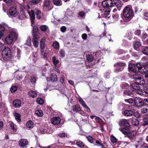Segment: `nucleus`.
<instances>
[{
	"mask_svg": "<svg viewBox=\"0 0 148 148\" xmlns=\"http://www.w3.org/2000/svg\"><path fill=\"white\" fill-rule=\"evenodd\" d=\"M130 70L134 73H136L138 71L136 64H130L129 65Z\"/></svg>",
	"mask_w": 148,
	"mask_h": 148,
	"instance_id": "nucleus-13",
	"label": "nucleus"
},
{
	"mask_svg": "<svg viewBox=\"0 0 148 148\" xmlns=\"http://www.w3.org/2000/svg\"><path fill=\"white\" fill-rule=\"evenodd\" d=\"M136 66L138 68V71L144 75L148 73V71L145 68V64H143L140 63H138L136 64Z\"/></svg>",
	"mask_w": 148,
	"mask_h": 148,
	"instance_id": "nucleus-4",
	"label": "nucleus"
},
{
	"mask_svg": "<svg viewBox=\"0 0 148 148\" xmlns=\"http://www.w3.org/2000/svg\"><path fill=\"white\" fill-rule=\"evenodd\" d=\"M87 138L88 141L91 143H92L93 142V140L92 137L91 136H88Z\"/></svg>",
	"mask_w": 148,
	"mask_h": 148,
	"instance_id": "nucleus-52",
	"label": "nucleus"
},
{
	"mask_svg": "<svg viewBox=\"0 0 148 148\" xmlns=\"http://www.w3.org/2000/svg\"><path fill=\"white\" fill-rule=\"evenodd\" d=\"M61 119L59 117H54L51 119V122L55 125H57L59 124L61 122Z\"/></svg>",
	"mask_w": 148,
	"mask_h": 148,
	"instance_id": "nucleus-11",
	"label": "nucleus"
},
{
	"mask_svg": "<svg viewBox=\"0 0 148 148\" xmlns=\"http://www.w3.org/2000/svg\"><path fill=\"white\" fill-rule=\"evenodd\" d=\"M46 40V38L44 37L41 39L40 41V52L41 54L44 52V49L45 48V45Z\"/></svg>",
	"mask_w": 148,
	"mask_h": 148,
	"instance_id": "nucleus-10",
	"label": "nucleus"
},
{
	"mask_svg": "<svg viewBox=\"0 0 148 148\" xmlns=\"http://www.w3.org/2000/svg\"><path fill=\"white\" fill-rule=\"evenodd\" d=\"M66 28L65 26H62L60 28V30L62 32H64L66 30Z\"/></svg>",
	"mask_w": 148,
	"mask_h": 148,
	"instance_id": "nucleus-64",
	"label": "nucleus"
},
{
	"mask_svg": "<svg viewBox=\"0 0 148 148\" xmlns=\"http://www.w3.org/2000/svg\"><path fill=\"white\" fill-rule=\"evenodd\" d=\"M32 41L34 46L35 47H37L39 44L38 39H33Z\"/></svg>",
	"mask_w": 148,
	"mask_h": 148,
	"instance_id": "nucleus-34",
	"label": "nucleus"
},
{
	"mask_svg": "<svg viewBox=\"0 0 148 148\" xmlns=\"http://www.w3.org/2000/svg\"><path fill=\"white\" fill-rule=\"evenodd\" d=\"M59 53L60 54L61 57H62L64 56L65 51L63 50L62 49H60L59 51Z\"/></svg>",
	"mask_w": 148,
	"mask_h": 148,
	"instance_id": "nucleus-53",
	"label": "nucleus"
},
{
	"mask_svg": "<svg viewBox=\"0 0 148 148\" xmlns=\"http://www.w3.org/2000/svg\"><path fill=\"white\" fill-rule=\"evenodd\" d=\"M141 45V44L140 42L137 41H136L134 44V48L135 49L138 51Z\"/></svg>",
	"mask_w": 148,
	"mask_h": 148,
	"instance_id": "nucleus-24",
	"label": "nucleus"
},
{
	"mask_svg": "<svg viewBox=\"0 0 148 148\" xmlns=\"http://www.w3.org/2000/svg\"><path fill=\"white\" fill-rule=\"evenodd\" d=\"M110 139L111 142L113 143H116L117 142V139L113 136H111Z\"/></svg>",
	"mask_w": 148,
	"mask_h": 148,
	"instance_id": "nucleus-50",
	"label": "nucleus"
},
{
	"mask_svg": "<svg viewBox=\"0 0 148 148\" xmlns=\"http://www.w3.org/2000/svg\"><path fill=\"white\" fill-rule=\"evenodd\" d=\"M28 143V141L26 139H22L19 142V145L21 147H24Z\"/></svg>",
	"mask_w": 148,
	"mask_h": 148,
	"instance_id": "nucleus-17",
	"label": "nucleus"
},
{
	"mask_svg": "<svg viewBox=\"0 0 148 148\" xmlns=\"http://www.w3.org/2000/svg\"><path fill=\"white\" fill-rule=\"evenodd\" d=\"M136 131L135 130H132L129 131L127 134V137L129 138H133L136 134Z\"/></svg>",
	"mask_w": 148,
	"mask_h": 148,
	"instance_id": "nucleus-15",
	"label": "nucleus"
},
{
	"mask_svg": "<svg viewBox=\"0 0 148 148\" xmlns=\"http://www.w3.org/2000/svg\"><path fill=\"white\" fill-rule=\"evenodd\" d=\"M49 79L51 81L53 82L56 81L57 80L58 78L56 74L53 73L51 74Z\"/></svg>",
	"mask_w": 148,
	"mask_h": 148,
	"instance_id": "nucleus-23",
	"label": "nucleus"
},
{
	"mask_svg": "<svg viewBox=\"0 0 148 148\" xmlns=\"http://www.w3.org/2000/svg\"><path fill=\"white\" fill-rule=\"evenodd\" d=\"M14 116L16 120L18 122H20L21 120V115L20 114L15 113L14 114Z\"/></svg>",
	"mask_w": 148,
	"mask_h": 148,
	"instance_id": "nucleus-36",
	"label": "nucleus"
},
{
	"mask_svg": "<svg viewBox=\"0 0 148 148\" xmlns=\"http://www.w3.org/2000/svg\"><path fill=\"white\" fill-rule=\"evenodd\" d=\"M31 2L32 3L34 4H36L38 3H39L40 2V0H32L31 1Z\"/></svg>",
	"mask_w": 148,
	"mask_h": 148,
	"instance_id": "nucleus-61",
	"label": "nucleus"
},
{
	"mask_svg": "<svg viewBox=\"0 0 148 148\" xmlns=\"http://www.w3.org/2000/svg\"><path fill=\"white\" fill-rule=\"evenodd\" d=\"M148 109L146 108H143L141 109V112L143 113H146L147 112Z\"/></svg>",
	"mask_w": 148,
	"mask_h": 148,
	"instance_id": "nucleus-63",
	"label": "nucleus"
},
{
	"mask_svg": "<svg viewBox=\"0 0 148 148\" xmlns=\"http://www.w3.org/2000/svg\"><path fill=\"white\" fill-rule=\"evenodd\" d=\"M82 37L83 40H86L87 38V36L86 34L84 33L82 35Z\"/></svg>",
	"mask_w": 148,
	"mask_h": 148,
	"instance_id": "nucleus-62",
	"label": "nucleus"
},
{
	"mask_svg": "<svg viewBox=\"0 0 148 148\" xmlns=\"http://www.w3.org/2000/svg\"><path fill=\"white\" fill-rule=\"evenodd\" d=\"M2 55L3 58L4 60H9L11 57L10 49L8 47L5 48L2 52Z\"/></svg>",
	"mask_w": 148,
	"mask_h": 148,
	"instance_id": "nucleus-3",
	"label": "nucleus"
},
{
	"mask_svg": "<svg viewBox=\"0 0 148 148\" xmlns=\"http://www.w3.org/2000/svg\"><path fill=\"white\" fill-rule=\"evenodd\" d=\"M102 4L103 7L105 8L111 7L113 5L112 0H105L102 2Z\"/></svg>",
	"mask_w": 148,
	"mask_h": 148,
	"instance_id": "nucleus-6",
	"label": "nucleus"
},
{
	"mask_svg": "<svg viewBox=\"0 0 148 148\" xmlns=\"http://www.w3.org/2000/svg\"><path fill=\"white\" fill-rule=\"evenodd\" d=\"M3 1L8 5H12L13 3V0H3Z\"/></svg>",
	"mask_w": 148,
	"mask_h": 148,
	"instance_id": "nucleus-46",
	"label": "nucleus"
},
{
	"mask_svg": "<svg viewBox=\"0 0 148 148\" xmlns=\"http://www.w3.org/2000/svg\"><path fill=\"white\" fill-rule=\"evenodd\" d=\"M119 130L124 134L127 135L129 131V129L126 127H121L119 129Z\"/></svg>",
	"mask_w": 148,
	"mask_h": 148,
	"instance_id": "nucleus-18",
	"label": "nucleus"
},
{
	"mask_svg": "<svg viewBox=\"0 0 148 148\" xmlns=\"http://www.w3.org/2000/svg\"><path fill=\"white\" fill-rule=\"evenodd\" d=\"M131 87L134 89L139 90L140 89L139 85L137 83H133L131 84Z\"/></svg>",
	"mask_w": 148,
	"mask_h": 148,
	"instance_id": "nucleus-21",
	"label": "nucleus"
},
{
	"mask_svg": "<svg viewBox=\"0 0 148 148\" xmlns=\"http://www.w3.org/2000/svg\"><path fill=\"white\" fill-rule=\"evenodd\" d=\"M72 108L74 112H79L81 110L79 106L77 105L73 106Z\"/></svg>",
	"mask_w": 148,
	"mask_h": 148,
	"instance_id": "nucleus-27",
	"label": "nucleus"
},
{
	"mask_svg": "<svg viewBox=\"0 0 148 148\" xmlns=\"http://www.w3.org/2000/svg\"><path fill=\"white\" fill-rule=\"evenodd\" d=\"M52 61L53 64L55 65L57 64L59 62L58 60L56 59L55 56L53 57Z\"/></svg>",
	"mask_w": 148,
	"mask_h": 148,
	"instance_id": "nucleus-48",
	"label": "nucleus"
},
{
	"mask_svg": "<svg viewBox=\"0 0 148 148\" xmlns=\"http://www.w3.org/2000/svg\"><path fill=\"white\" fill-rule=\"evenodd\" d=\"M10 126L11 127L12 129L14 131H16V129L14 127V125L13 123H12V122H11L10 123Z\"/></svg>",
	"mask_w": 148,
	"mask_h": 148,
	"instance_id": "nucleus-59",
	"label": "nucleus"
},
{
	"mask_svg": "<svg viewBox=\"0 0 148 148\" xmlns=\"http://www.w3.org/2000/svg\"><path fill=\"white\" fill-rule=\"evenodd\" d=\"M35 114L38 116H41L43 115L42 111L41 110H38L35 112Z\"/></svg>",
	"mask_w": 148,
	"mask_h": 148,
	"instance_id": "nucleus-41",
	"label": "nucleus"
},
{
	"mask_svg": "<svg viewBox=\"0 0 148 148\" xmlns=\"http://www.w3.org/2000/svg\"><path fill=\"white\" fill-rule=\"evenodd\" d=\"M133 115L134 116L137 118H138L140 117V114L138 112H134V113Z\"/></svg>",
	"mask_w": 148,
	"mask_h": 148,
	"instance_id": "nucleus-45",
	"label": "nucleus"
},
{
	"mask_svg": "<svg viewBox=\"0 0 148 148\" xmlns=\"http://www.w3.org/2000/svg\"><path fill=\"white\" fill-rule=\"evenodd\" d=\"M125 102L128 103L131 105H134V100L132 99H125Z\"/></svg>",
	"mask_w": 148,
	"mask_h": 148,
	"instance_id": "nucleus-39",
	"label": "nucleus"
},
{
	"mask_svg": "<svg viewBox=\"0 0 148 148\" xmlns=\"http://www.w3.org/2000/svg\"><path fill=\"white\" fill-rule=\"evenodd\" d=\"M16 8L12 7L9 10V13L10 15H14L16 13Z\"/></svg>",
	"mask_w": 148,
	"mask_h": 148,
	"instance_id": "nucleus-22",
	"label": "nucleus"
},
{
	"mask_svg": "<svg viewBox=\"0 0 148 148\" xmlns=\"http://www.w3.org/2000/svg\"><path fill=\"white\" fill-rule=\"evenodd\" d=\"M112 3L116 6L119 10H120L121 8L122 7V5L120 3V0H112Z\"/></svg>",
	"mask_w": 148,
	"mask_h": 148,
	"instance_id": "nucleus-12",
	"label": "nucleus"
},
{
	"mask_svg": "<svg viewBox=\"0 0 148 148\" xmlns=\"http://www.w3.org/2000/svg\"><path fill=\"white\" fill-rule=\"evenodd\" d=\"M125 53V51L122 49H119L117 51V53L119 54H123Z\"/></svg>",
	"mask_w": 148,
	"mask_h": 148,
	"instance_id": "nucleus-55",
	"label": "nucleus"
},
{
	"mask_svg": "<svg viewBox=\"0 0 148 148\" xmlns=\"http://www.w3.org/2000/svg\"><path fill=\"white\" fill-rule=\"evenodd\" d=\"M33 39H38L40 38V34L38 30V28L36 26L34 27L32 32Z\"/></svg>",
	"mask_w": 148,
	"mask_h": 148,
	"instance_id": "nucleus-5",
	"label": "nucleus"
},
{
	"mask_svg": "<svg viewBox=\"0 0 148 148\" xmlns=\"http://www.w3.org/2000/svg\"><path fill=\"white\" fill-rule=\"evenodd\" d=\"M36 79L35 77L33 76L31 77L30 81L32 84L35 83L36 81Z\"/></svg>",
	"mask_w": 148,
	"mask_h": 148,
	"instance_id": "nucleus-51",
	"label": "nucleus"
},
{
	"mask_svg": "<svg viewBox=\"0 0 148 148\" xmlns=\"http://www.w3.org/2000/svg\"><path fill=\"white\" fill-rule=\"evenodd\" d=\"M148 36V35L147 34L145 33H143L142 36V40L143 41H144L146 38Z\"/></svg>",
	"mask_w": 148,
	"mask_h": 148,
	"instance_id": "nucleus-54",
	"label": "nucleus"
},
{
	"mask_svg": "<svg viewBox=\"0 0 148 148\" xmlns=\"http://www.w3.org/2000/svg\"><path fill=\"white\" fill-rule=\"evenodd\" d=\"M50 4V2L49 0H45L44 2L43 7L46 8H49Z\"/></svg>",
	"mask_w": 148,
	"mask_h": 148,
	"instance_id": "nucleus-31",
	"label": "nucleus"
},
{
	"mask_svg": "<svg viewBox=\"0 0 148 148\" xmlns=\"http://www.w3.org/2000/svg\"><path fill=\"white\" fill-rule=\"evenodd\" d=\"M142 51L143 53L146 55H148V47H146L143 48Z\"/></svg>",
	"mask_w": 148,
	"mask_h": 148,
	"instance_id": "nucleus-42",
	"label": "nucleus"
},
{
	"mask_svg": "<svg viewBox=\"0 0 148 148\" xmlns=\"http://www.w3.org/2000/svg\"><path fill=\"white\" fill-rule=\"evenodd\" d=\"M125 65V63L122 62H118L116 64L114 65L115 67H120L121 68H123V69Z\"/></svg>",
	"mask_w": 148,
	"mask_h": 148,
	"instance_id": "nucleus-28",
	"label": "nucleus"
},
{
	"mask_svg": "<svg viewBox=\"0 0 148 148\" xmlns=\"http://www.w3.org/2000/svg\"><path fill=\"white\" fill-rule=\"evenodd\" d=\"M123 16L122 17L123 20H121L122 23L123 20L125 22H128L131 20L134 16L133 11L131 8L128 6H126L123 10Z\"/></svg>",
	"mask_w": 148,
	"mask_h": 148,
	"instance_id": "nucleus-1",
	"label": "nucleus"
},
{
	"mask_svg": "<svg viewBox=\"0 0 148 148\" xmlns=\"http://www.w3.org/2000/svg\"><path fill=\"white\" fill-rule=\"evenodd\" d=\"M17 88L16 86H13L11 87L10 91L12 92H15L17 90Z\"/></svg>",
	"mask_w": 148,
	"mask_h": 148,
	"instance_id": "nucleus-49",
	"label": "nucleus"
},
{
	"mask_svg": "<svg viewBox=\"0 0 148 148\" xmlns=\"http://www.w3.org/2000/svg\"><path fill=\"white\" fill-rule=\"evenodd\" d=\"M26 44L29 46L31 45V40L30 38H29L27 40Z\"/></svg>",
	"mask_w": 148,
	"mask_h": 148,
	"instance_id": "nucleus-57",
	"label": "nucleus"
},
{
	"mask_svg": "<svg viewBox=\"0 0 148 148\" xmlns=\"http://www.w3.org/2000/svg\"><path fill=\"white\" fill-rule=\"evenodd\" d=\"M78 15L83 18H84L86 16L85 12L82 11L79 12L78 13Z\"/></svg>",
	"mask_w": 148,
	"mask_h": 148,
	"instance_id": "nucleus-40",
	"label": "nucleus"
},
{
	"mask_svg": "<svg viewBox=\"0 0 148 148\" xmlns=\"http://www.w3.org/2000/svg\"><path fill=\"white\" fill-rule=\"evenodd\" d=\"M28 93L29 95L33 98H34L36 97L37 96V93L34 91H30Z\"/></svg>",
	"mask_w": 148,
	"mask_h": 148,
	"instance_id": "nucleus-29",
	"label": "nucleus"
},
{
	"mask_svg": "<svg viewBox=\"0 0 148 148\" xmlns=\"http://www.w3.org/2000/svg\"><path fill=\"white\" fill-rule=\"evenodd\" d=\"M116 68L115 69V71L116 72H119L123 70V68L120 67H116Z\"/></svg>",
	"mask_w": 148,
	"mask_h": 148,
	"instance_id": "nucleus-56",
	"label": "nucleus"
},
{
	"mask_svg": "<svg viewBox=\"0 0 148 148\" xmlns=\"http://www.w3.org/2000/svg\"><path fill=\"white\" fill-rule=\"evenodd\" d=\"M27 12L29 15L31 19V25L32 26H34V20L35 19V16L34 11L32 10L30 12L29 11H27Z\"/></svg>",
	"mask_w": 148,
	"mask_h": 148,
	"instance_id": "nucleus-9",
	"label": "nucleus"
},
{
	"mask_svg": "<svg viewBox=\"0 0 148 148\" xmlns=\"http://www.w3.org/2000/svg\"><path fill=\"white\" fill-rule=\"evenodd\" d=\"M26 126L29 129L32 128L34 127L32 122L31 121L27 122L26 123Z\"/></svg>",
	"mask_w": 148,
	"mask_h": 148,
	"instance_id": "nucleus-30",
	"label": "nucleus"
},
{
	"mask_svg": "<svg viewBox=\"0 0 148 148\" xmlns=\"http://www.w3.org/2000/svg\"><path fill=\"white\" fill-rule=\"evenodd\" d=\"M13 104L14 106L16 108H18L20 107L21 105V101L18 99L16 100L13 102Z\"/></svg>",
	"mask_w": 148,
	"mask_h": 148,
	"instance_id": "nucleus-20",
	"label": "nucleus"
},
{
	"mask_svg": "<svg viewBox=\"0 0 148 148\" xmlns=\"http://www.w3.org/2000/svg\"><path fill=\"white\" fill-rule=\"evenodd\" d=\"M39 28L43 32H46L48 29V26L47 25H41Z\"/></svg>",
	"mask_w": 148,
	"mask_h": 148,
	"instance_id": "nucleus-26",
	"label": "nucleus"
},
{
	"mask_svg": "<svg viewBox=\"0 0 148 148\" xmlns=\"http://www.w3.org/2000/svg\"><path fill=\"white\" fill-rule=\"evenodd\" d=\"M132 123L133 125L136 126L138 125L139 124L138 121L135 119H132Z\"/></svg>",
	"mask_w": 148,
	"mask_h": 148,
	"instance_id": "nucleus-37",
	"label": "nucleus"
},
{
	"mask_svg": "<svg viewBox=\"0 0 148 148\" xmlns=\"http://www.w3.org/2000/svg\"><path fill=\"white\" fill-rule=\"evenodd\" d=\"M143 105L148 106V99H145L143 100Z\"/></svg>",
	"mask_w": 148,
	"mask_h": 148,
	"instance_id": "nucleus-58",
	"label": "nucleus"
},
{
	"mask_svg": "<svg viewBox=\"0 0 148 148\" xmlns=\"http://www.w3.org/2000/svg\"><path fill=\"white\" fill-rule=\"evenodd\" d=\"M112 18L115 21L118 20L119 18V15L118 14H114L112 15Z\"/></svg>",
	"mask_w": 148,
	"mask_h": 148,
	"instance_id": "nucleus-47",
	"label": "nucleus"
},
{
	"mask_svg": "<svg viewBox=\"0 0 148 148\" xmlns=\"http://www.w3.org/2000/svg\"><path fill=\"white\" fill-rule=\"evenodd\" d=\"M76 143L77 146L81 148H83L86 146L82 141L79 140L76 141Z\"/></svg>",
	"mask_w": 148,
	"mask_h": 148,
	"instance_id": "nucleus-25",
	"label": "nucleus"
},
{
	"mask_svg": "<svg viewBox=\"0 0 148 148\" xmlns=\"http://www.w3.org/2000/svg\"><path fill=\"white\" fill-rule=\"evenodd\" d=\"M36 16L37 18L38 19H40L42 17V14L41 13V11L40 10H38L36 13Z\"/></svg>",
	"mask_w": 148,
	"mask_h": 148,
	"instance_id": "nucleus-38",
	"label": "nucleus"
},
{
	"mask_svg": "<svg viewBox=\"0 0 148 148\" xmlns=\"http://www.w3.org/2000/svg\"><path fill=\"white\" fill-rule=\"evenodd\" d=\"M53 4L57 6H60L62 5V2L61 0H53Z\"/></svg>",
	"mask_w": 148,
	"mask_h": 148,
	"instance_id": "nucleus-32",
	"label": "nucleus"
},
{
	"mask_svg": "<svg viewBox=\"0 0 148 148\" xmlns=\"http://www.w3.org/2000/svg\"><path fill=\"white\" fill-rule=\"evenodd\" d=\"M132 77L133 79L135 80V81L138 82H140V80H141L142 79V76L136 73L134 74Z\"/></svg>",
	"mask_w": 148,
	"mask_h": 148,
	"instance_id": "nucleus-14",
	"label": "nucleus"
},
{
	"mask_svg": "<svg viewBox=\"0 0 148 148\" xmlns=\"http://www.w3.org/2000/svg\"><path fill=\"white\" fill-rule=\"evenodd\" d=\"M119 125L120 126H126L129 127L130 124L128 120L125 119H122L120 120L119 122Z\"/></svg>",
	"mask_w": 148,
	"mask_h": 148,
	"instance_id": "nucleus-8",
	"label": "nucleus"
},
{
	"mask_svg": "<svg viewBox=\"0 0 148 148\" xmlns=\"http://www.w3.org/2000/svg\"><path fill=\"white\" fill-rule=\"evenodd\" d=\"M18 37V34L16 32L14 31L12 32L5 37V42L8 44H11L14 41H16Z\"/></svg>",
	"mask_w": 148,
	"mask_h": 148,
	"instance_id": "nucleus-2",
	"label": "nucleus"
},
{
	"mask_svg": "<svg viewBox=\"0 0 148 148\" xmlns=\"http://www.w3.org/2000/svg\"><path fill=\"white\" fill-rule=\"evenodd\" d=\"M36 101L40 105L44 103L43 100L40 98H39L37 99Z\"/></svg>",
	"mask_w": 148,
	"mask_h": 148,
	"instance_id": "nucleus-44",
	"label": "nucleus"
},
{
	"mask_svg": "<svg viewBox=\"0 0 148 148\" xmlns=\"http://www.w3.org/2000/svg\"><path fill=\"white\" fill-rule=\"evenodd\" d=\"M53 47L55 49H57L59 47V44L57 42H53L52 45Z\"/></svg>",
	"mask_w": 148,
	"mask_h": 148,
	"instance_id": "nucleus-43",
	"label": "nucleus"
},
{
	"mask_svg": "<svg viewBox=\"0 0 148 148\" xmlns=\"http://www.w3.org/2000/svg\"><path fill=\"white\" fill-rule=\"evenodd\" d=\"M148 124V115L146 116L145 118L144 119L142 124L143 126H145Z\"/></svg>",
	"mask_w": 148,
	"mask_h": 148,
	"instance_id": "nucleus-35",
	"label": "nucleus"
},
{
	"mask_svg": "<svg viewBox=\"0 0 148 148\" xmlns=\"http://www.w3.org/2000/svg\"><path fill=\"white\" fill-rule=\"evenodd\" d=\"M58 135L60 137H64L65 136H66L67 134L65 133H61L59 134Z\"/></svg>",
	"mask_w": 148,
	"mask_h": 148,
	"instance_id": "nucleus-60",
	"label": "nucleus"
},
{
	"mask_svg": "<svg viewBox=\"0 0 148 148\" xmlns=\"http://www.w3.org/2000/svg\"><path fill=\"white\" fill-rule=\"evenodd\" d=\"M79 101L80 103L81 104L84 108H85L87 110H89V108L86 105L85 102L82 100L81 99H79Z\"/></svg>",
	"mask_w": 148,
	"mask_h": 148,
	"instance_id": "nucleus-33",
	"label": "nucleus"
},
{
	"mask_svg": "<svg viewBox=\"0 0 148 148\" xmlns=\"http://www.w3.org/2000/svg\"><path fill=\"white\" fill-rule=\"evenodd\" d=\"M135 91L133 90H125L124 91V94L126 95L133 96L135 94Z\"/></svg>",
	"mask_w": 148,
	"mask_h": 148,
	"instance_id": "nucleus-16",
	"label": "nucleus"
},
{
	"mask_svg": "<svg viewBox=\"0 0 148 148\" xmlns=\"http://www.w3.org/2000/svg\"><path fill=\"white\" fill-rule=\"evenodd\" d=\"M134 113V111L130 110H125L124 112V115L127 116H131L133 115Z\"/></svg>",
	"mask_w": 148,
	"mask_h": 148,
	"instance_id": "nucleus-19",
	"label": "nucleus"
},
{
	"mask_svg": "<svg viewBox=\"0 0 148 148\" xmlns=\"http://www.w3.org/2000/svg\"><path fill=\"white\" fill-rule=\"evenodd\" d=\"M134 101V104L138 107H141L143 105V100L140 98L135 97Z\"/></svg>",
	"mask_w": 148,
	"mask_h": 148,
	"instance_id": "nucleus-7",
	"label": "nucleus"
}]
</instances>
